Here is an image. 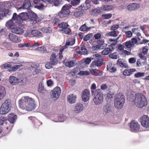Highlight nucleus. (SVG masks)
Returning a JSON list of instances; mask_svg holds the SVG:
<instances>
[{
  "label": "nucleus",
  "mask_w": 149,
  "mask_h": 149,
  "mask_svg": "<svg viewBox=\"0 0 149 149\" xmlns=\"http://www.w3.org/2000/svg\"><path fill=\"white\" fill-rule=\"evenodd\" d=\"M59 19L58 18H56L53 20L52 23L54 26H55L57 25L59 23Z\"/></svg>",
  "instance_id": "nucleus-56"
},
{
  "label": "nucleus",
  "mask_w": 149,
  "mask_h": 149,
  "mask_svg": "<svg viewBox=\"0 0 149 149\" xmlns=\"http://www.w3.org/2000/svg\"><path fill=\"white\" fill-rule=\"evenodd\" d=\"M130 127L132 130L138 131L140 129V125L137 122L133 121L130 123Z\"/></svg>",
  "instance_id": "nucleus-15"
},
{
  "label": "nucleus",
  "mask_w": 149,
  "mask_h": 149,
  "mask_svg": "<svg viewBox=\"0 0 149 149\" xmlns=\"http://www.w3.org/2000/svg\"><path fill=\"white\" fill-rule=\"evenodd\" d=\"M12 32L17 34L21 35L24 32V30L21 28L17 27H14L11 30Z\"/></svg>",
  "instance_id": "nucleus-19"
},
{
  "label": "nucleus",
  "mask_w": 149,
  "mask_h": 149,
  "mask_svg": "<svg viewBox=\"0 0 149 149\" xmlns=\"http://www.w3.org/2000/svg\"><path fill=\"white\" fill-rule=\"evenodd\" d=\"M80 1V0H72L71 1V3L73 6H76L79 3Z\"/></svg>",
  "instance_id": "nucleus-52"
},
{
  "label": "nucleus",
  "mask_w": 149,
  "mask_h": 149,
  "mask_svg": "<svg viewBox=\"0 0 149 149\" xmlns=\"http://www.w3.org/2000/svg\"><path fill=\"white\" fill-rule=\"evenodd\" d=\"M136 71V70L135 69L125 70L124 71L123 74L125 76H130L132 74L133 72Z\"/></svg>",
  "instance_id": "nucleus-26"
},
{
  "label": "nucleus",
  "mask_w": 149,
  "mask_h": 149,
  "mask_svg": "<svg viewBox=\"0 0 149 149\" xmlns=\"http://www.w3.org/2000/svg\"><path fill=\"white\" fill-rule=\"evenodd\" d=\"M61 90L60 88L58 86L56 87L54 89L51 94V96H53L56 99L58 98L60 95Z\"/></svg>",
  "instance_id": "nucleus-12"
},
{
  "label": "nucleus",
  "mask_w": 149,
  "mask_h": 149,
  "mask_svg": "<svg viewBox=\"0 0 149 149\" xmlns=\"http://www.w3.org/2000/svg\"><path fill=\"white\" fill-rule=\"evenodd\" d=\"M112 64H108L107 65V69L110 72H114L116 71V68L114 67H112Z\"/></svg>",
  "instance_id": "nucleus-30"
},
{
  "label": "nucleus",
  "mask_w": 149,
  "mask_h": 149,
  "mask_svg": "<svg viewBox=\"0 0 149 149\" xmlns=\"http://www.w3.org/2000/svg\"><path fill=\"white\" fill-rule=\"evenodd\" d=\"M31 6V3L30 1V0H25L24 2V4L22 7L19 8L18 10L20 9L23 8V9H29Z\"/></svg>",
  "instance_id": "nucleus-24"
},
{
  "label": "nucleus",
  "mask_w": 149,
  "mask_h": 149,
  "mask_svg": "<svg viewBox=\"0 0 149 149\" xmlns=\"http://www.w3.org/2000/svg\"><path fill=\"white\" fill-rule=\"evenodd\" d=\"M80 50L81 51V54H86L88 52L87 49L86 48L85 46H83L81 47Z\"/></svg>",
  "instance_id": "nucleus-48"
},
{
  "label": "nucleus",
  "mask_w": 149,
  "mask_h": 149,
  "mask_svg": "<svg viewBox=\"0 0 149 149\" xmlns=\"http://www.w3.org/2000/svg\"><path fill=\"white\" fill-rule=\"evenodd\" d=\"M91 72H89L88 71H81L79 73V74L81 75H86L90 74L91 73Z\"/></svg>",
  "instance_id": "nucleus-51"
},
{
  "label": "nucleus",
  "mask_w": 149,
  "mask_h": 149,
  "mask_svg": "<svg viewBox=\"0 0 149 149\" xmlns=\"http://www.w3.org/2000/svg\"><path fill=\"white\" fill-rule=\"evenodd\" d=\"M90 71L93 75L96 76H100L102 74V72L99 70L91 69Z\"/></svg>",
  "instance_id": "nucleus-25"
},
{
  "label": "nucleus",
  "mask_w": 149,
  "mask_h": 149,
  "mask_svg": "<svg viewBox=\"0 0 149 149\" xmlns=\"http://www.w3.org/2000/svg\"><path fill=\"white\" fill-rule=\"evenodd\" d=\"M75 39L73 38L69 39L66 42L65 46H72L75 43Z\"/></svg>",
  "instance_id": "nucleus-28"
},
{
  "label": "nucleus",
  "mask_w": 149,
  "mask_h": 149,
  "mask_svg": "<svg viewBox=\"0 0 149 149\" xmlns=\"http://www.w3.org/2000/svg\"><path fill=\"white\" fill-rule=\"evenodd\" d=\"M18 102L19 107L23 109L30 111L35 108L34 100L29 96L22 97Z\"/></svg>",
  "instance_id": "nucleus-1"
},
{
  "label": "nucleus",
  "mask_w": 149,
  "mask_h": 149,
  "mask_svg": "<svg viewBox=\"0 0 149 149\" xmlns=\"http://www.w3.org/2000/svg\"><path fill=\"white\" fill-rule=\"evenodd\" d=\"M83 10H79L76 11L74 13V16L76 17H78L81 16L83 14Z\"/></svg>",
  "instance_id": "nucleus-42"
},
{
  "label": "nucleus",
  "mask_w": 149,
  "mask_h": 149,
  "mask_svg": "<svg viewBox=\"0 0 149 149\" xmlns=\"http://www.w3.org/2000/svg\"><path fill=\"white\" fill-rule=\"evenodd\" d=\"M135 102L137 107L141 108L146 106L147 104V100L145 96L142 93L136 94Z\"/></svg>",
  "instance_id": "nucleus-2"
},
{
  "label": "nucleus",
  "mask_w": 149,
  "mask_h": 149,
  "mask_svg": "<svg viewBox=\"0 0 149 149\" xmlns=\"http://www.w3.org/2000/svg\"><path fill=\"white\" fill-rule=\"evenodd\" d=\"M17 116L14 113H10L8 116V120L12 124L14 123L17 119Z\"/></svg>",
  "instance_id": "nucleus-21"
},
{
  "label": "nucleus",
  "mask_w": 149,
  "mask_h": 149,
  "mask_svg": "<svg viewBox=\"0 0 149 149\" xmlns=\"http://www.w3.org/2000/svg\"><path fill=\"white\" fill-rule=\"evenodd\" d=\"M72 5L68 4L64 5L62 7L61 10L58 14V16L60 18H63L68 16L70 13L69 9Z\"/></svg>",
  "instance_id": "nucleus-7"
},
{
  "label": "nucleus",
  "mask_w": 149,
  "mask_h": 149,
  "mask_svg": "<svg viewBox=\"0 0 149 149\" xmlns=\"http://www.w3.org/2000/svg\"><path fill=\"white\" fill-rule=\"evenodd\" d=\"M102 17L105 19H108L110 18L112 16V15L111 13L103 14Z\"/></svg>",
  "instance_id": "nucleus-53"
},
{
  "label": "nucleus",
  "mask_w": 149,
  "mask_h": 149,
  "mask_svg": "<svg viewBox=\"0 0 149 149\" xmlns=\"http://www.w3.org/2000/svg\"><path fill=\"white\" fill-rule=\"evenodd\" d=\"M50 63L53 65H56L58 63V59L56 58V54L54 52H53L51 55L50 58Z\"/></svg>",
  "instance_id": "nucleus-16"
},
{
  "label": "nucleus",
  "mask_w": 149,
  "mask_h": 149,
  "mask_svg": "<svg viewBox=\"0 0 149 149\" xmlns=\"http://www.w3.org/2000/svg\"><path fill=\"white\" fill-rule=\"evenodd\" d=\"M144 72H138L134 74V77L136 78L141 77L145 76Z\"/></svg>",
  "instance_id": "nucleus-49"
},
{
  "label": "nucleus",
  "mask_w": 149,
  "mask_h": 149,
  "mask_svg": "<svg viewBox=\"0 0 149 149\" xmlns=\"http://www.w3.org/2000/svg\"><path fill=\"white\" fill-rule=\"evenodd\" d=\"M42 31L46 33H50L52 32L51 28L48 27L47 28L44 27L42 28Z\"/></svg>",
  "instance_id": "nucleus-47"
},
{
  "label": "nucleus",
  "mask_w": 149,
  "mask_h": 149,
  "mask_svg": "<svg viewBox=\"0 0 149 149\" xmlns=\"http://www.w3.org/2000/svg\"><path fill=\"white\" fill-rule=\"evenodd\" d=\"M125 33L126 34V37L127 38L131 37L132 36V33L130 31H126L125 32Z\"/></svg>",
  "instance_id": "nucleus-62"
},
{
  "label": "nucleus",
  "mask_w": 149,
  "mask_h": 149,
  "mask_svg": "<svg viewBox=\"0 0 149 149\" xmlns=\"http://www.w3.org/2000/svg\"><path fill=\"white\" fill-rule=\"evenodd\" d=\"M79 9L80 10H83V13H84V10L88 9L89 7L87 6V5L84 4H82L79 7Z\"/></svg>",
  "instance_id": "nucleus-45"
},
{
  "label": "nucleus",
  "mask_w": 149,
  "mask_h": 149,
  "mask_svg": "<svg viewBox=\"0 0 149 149\" xmlns=\"http://www.w3.org/2000/svg\"><path fill=\"white\" fill-rule=\"evenodd\" d=\"M10 67V64H8L7 63L5 64H3L2 66V68L3 69H7L9 68Z\"/></svg>",
  "instance_id": "nucleus-64"
},
{
  "label": "nucleus",
  "mask_w": 149,
  "mask_h": 149,
  "mask_svg": "<svg viewBox=\"0 0 149 149\" xmlns=\"http://www.w3.org/2000/svg\"><path fill=\"white\" fill-rule=\"evenodd\" d=\"M36 50L39 51L40 52L43 53H45L47 52V50L45 47L43 46L39 47L36 49Z\"/></svg>",
  "instance_id": "nucleus-43"
},
{
  "label": "nucleus",
  "mask_w": 149,
  "mask_h": 149,
  "mask_svg": "<svg viewBox=\"0 0 149 149\" xmlns=\"http://www.w3.org/2000/svg\"><path fill=\"white\" fill-rule=\"evenodd\" d=\"M28 18V15L26 13H22L17 15L16 13H13L12 19L14 20L15 23L18 24L23 23L24 20H26Z\"/></svg>",
  "instance_id": "nucleus-3"
},
{
  "label": "nucleus",
  "mask_w": 149,
  "mask_h": 149,
  "mask_svg": "<svg viewBox=\"0 0 149 149\" xmlns=\"http://www.w3.org/2000/svg\"><path fill=\"white\" fill-rule=\"evenodd\" d=\"M65 65L67 67L70 68L75 65V63L73 60L68 61L65 63Z\"/></svg>",
  "instance_id": "nucleus-37"
},
{
  "label": "nucleus",
  "mask_w": 149,
  "mask_h": 149,
  "mask_svg": "<svg viewBox=\"0 0 149 149\" xmlns=\"http://www.w3.org/2000/svg\"><path fill=\"white\" fill-rule=\"evenodd\" d=\"M108 35L110 36L116 37L117 36L116 32L115 31H113L108 33Z\"/></svg>",
  "instance_id": "nucleus-57"
},
{
  "label": "nucleus",
  "mask_w": 149,
  "mask_h": 149,
  "mask_svg": "<svg viewBox=\"0 0 149 149\" xmlns=\"http://www.w3.org/2000/svg\"><path fill=\"white\" fill-rule=\"evenodd\" d=\"M148 47L146 46L143 48L142 49V52L144 55L146 54L148 51Z\"/></svg>",
  "instance_id": "nucleus-54"
},
{
  "label": "nucleus",
  "mask_w": 149,
  "mask_h": 149,
  "mask_svg": "<svg viewBox=\"0 0 149 149\" xmlns=\"http://www.w3.org/2000/svg\"><path fill=\"white\" fill-rule=\"evenodd\" d=\"M32 35V31L27 30L24 34V36L26 37H30Z\"/></svg>",
  "instance_id": "nucleus-59"
},
{
  "label": "nucleus",
  "mask_w": 149,
  "mask_h": 149,
  "mask_svg": "<svg viewBox=\"0 0 149 149\" xmlns=\"http://www.w3.org/2000/svg\"><path fill=\"white\" fill-rule=\"evenodd\" d=\"M90 96V92L89 90L85 89L82 92L81 97L83 100L86 102L88 101Z\"/></svg>",
  "instance_id": "nucleus-9"
},
{
  "label": "nucleus",
  "mask_w": 149,
  "mask_h": 149,
  "mask_svg": "<svg viewBox=\"0 0 149 149\" xmlns=\"http://www.w3.org/2000/svg\"><path fill=\"white\" fill-rule=\"evenodd\" d=\"M111 105L107 103L103 107L104 111L106 113H109L111 111Z\"/></svg>",
  "instance_id": "nucleus-33"
},
{
  "label": "nucleus",
  "mask_w": 149,
  "mask_h": 149,
  "mask_svg": "<svg viewBox=\"0 0 149 149\" xmlns=\"http://www.w3.org/2000/svg\"><path fill=\"white\" fill-rule=\"evenodd\" d=\"M30 43L29 42H28L27 43H22L21 44L19 45V46L22 47H30Z\"/></svg>",
  "instance_id": "nucleus-58"
},
{
  "label": "nucleus",
  "mask_w": 149,
  "mask_h": 149,
  "mask_svg": "<svg viewBox=\"0 0 149 149\" xmlns=\"http://www.w3.org/2000/svg\"><path fill=\"white\" fill-rule=\"evenodd\" d=\"M9 81L13 85H15L19 83V79L14 76H10V77Z\"/></svg>",
  "instance_id": "nucleus-18"
},
{
  "label": "nucleus",
  "mask_w": 149,
  "mask_h": 149,
  "mask_svg": "<svg viewBox=\"0 0 149 149\" xmlns=\"http://www.w3.org/2000/svg\"><path fill=\"white\" fill-rule=\"evenodd\" d=\"M52 65H53V64H52L50 61L47 62L45 65V68L48 69H50L52 68Z\"/></svg>",
  "instance_id": "nucleus-61"
},
{
  "label": "nucleus",
  "mask_w": 149,
  "mask_h": 149,
  "mask_svg": "<svg viewBox=\"0 0 149 149\" xmlns=\"http://www.w3.org/2000/svg\"><path fill=\"white\" fill-rule=\"evenodd\" d=\"M42 124V123L39 120H36L35 121L34 126L36 127H37Z\"/></svg>",
  "instance_id": "nucleus-60"
},
{
  "label": "nucleus",
  "mask_w": 149,
  "mask_h": 149,
  "mask_svg": "<svg viewBox=\"0 0 149 149\" xmlns=\"http://www.w3.org/2000/svg\"><path fill=\"white\" fill-rule=\"evenodd\" d=\"M140 121L142 125L146 127L149 126V118L146 115H144L140 118Z\"/></svg>",
  "instance_id": "nucleus-11"
},
{
  "label": "nucleus",
  "mask_w": 149,
  "mask_h": 149,
  "mask_svg": "<svg viewBox=\"0 0 149 149\" xmlns=\"http://www.w3.org/2000/svg\"><path fill=\"white\" fill-rule=\"evenodd\" d=\"M101 56L98 54H94L91 56V58L92 59L98 60V59L101 58Z\"/></svg>",
  "instance_id": "nucleus-50"
},
{
  "label": "nucleus",
  "mask_w": 149,
  "mask_h": 149,
  "mask_svg": "<svg viewBox=\"0 0 149 149\" xmlns=\"http://www.w3.org/2000/svg\"><path fill=\"white\" fill-rule=\"evenodd\" d=\"M58 26L59 28L61 29V31L63 33L66 34H70L71 33L70 29L68 27L69 25L67 23H61L58 24Z\"/></svg>",
  "instance_id": "nucleus-8"
},
{
  "label": "nucleus",
  "mask_w": 149,
  "mask_h": 149,
  "mask_svg": "<svg viewBox=\"0 0 149 149\" xmlns=\"http://www.w3.org/2000/svg\"><path fill=\"white\" fill-rule=\"evenodd\" d=\"M109 56L110 58L112 59H117L119 57V54L117 52L111 53Z\"/></svg>",
  "instance_id": "nucleus-36"
},
{
  "label": "nucleus",
  "mask_w": 149,
  "mask_h": 149,
  "mask_svg": "<svg viewBox=\"0 0 149 149\" xmlns=\"http://www.w3.org/2000/svg\"><path fill=\"white\" fill-rule=\"evenodd\" d=\"M139 7V5L137 3H131L127 7V10L132 11L137 9Z\"/></svg>",
  "instance_id": "nucleus-20"
},
{
  "label": "nucleus",
  "mask_w": 149,
  "mask_h": 149,
  "mask_svg": "<svg viewBox=\"0 0 149 149\" xmlns=\"http://www.w3.org/2000/svg\"><path fill=\"white\" fill-rule=\"evenodd\" d=\"M130 42L131 43H132V44L134 46V44L137 43V39L136 38H133L131 39V40H130Z\"/></svg>",
  "instance_id": "nucleus-63"
},
{
  "label": "nucleus",
  "mask_w": 149,
  "mask_h": 149,
  "mask_svg": "<svg viewBox=\"0 0 149 149\" xmlns=\"http://www.w3.org/2000/svg\"><path fill=\"white\" fill-rule=\"evenodd\" d=\"M28 18L32 24H34L37 23L38 21L37 15L33 12H31L29 13Z\"/></svg>",
  "instance_id": "nucleus-10"
},
{
  "label": "nucleus",
  "mask_w": 149,
  "mask_h": 149,
  "mask_svg": "<svg viewBox=\"0 0 149 149\" xmlns=\"http://www.w3.org/2000/svg\"><path fill=\"white\" fill-rule=\"evenodd\" d=\"M102 9L105 11H109L112 10L113 7L112 5H105L102 6Z\"/></svg>",
  "instance_id": "nucleus-35"
},
{
  "label": "nucleus",
  "mask_w": 149,
  "mask_h": 149,
  "mask_svg": "<svg viewBox=\"0 0 149 149\" xmlns=\"http://www.w3.org/2000/svg\"><path fill=\"white\" fill-rule=\"evenodd\" d=\"M77 97L73 94H70L67 96V101L70 103L72 104L74 103L76 100Z\"/></svg>",
  "instance_id": "nucleus-23"
},
{
  "label": "nucleus",
  "mask_w": 149,
  "mask_h": 149,
  "mask_svg": "<svg viewBox=\"0 0 149 149\" xmlns=\"http://www.w3.org/2000/svg\"><path fill=\"white\" fill-rule=\"evenodd\" d=\"M95 92L96 93H95L94 94L92 95L94 96L93 100V101L96 105L100 104L102 102L103 100V95L100 89H98Z\"/></svg>",
  "instance_id": "nucleus-6"
},
{
  "label": "nucleus",
  "mask_w": 149,
  "mask_h": 149,
  "mask_svg": "<svg viewBox=\"0 0 149 149\" xmlns=\"http://www.w3.org/2000/svg\"><path fill=\"white\" fill-rule=\"evenodd\" d=\"M132 43L130 42V40L124 43L123 45L125 47V48L126 49L127 48H130L133 47Z\"/></svg>",
  "instance_id": "nucleus-39"
},
{
  "label": "nucleus",
  "mask_w": 149,
  "mask_h": 149,
  "mask_svg": "<svg viewBox=\"0 0 149 149\" xmlns=\"http://www.w3.org/2000/svg\"><path fill=\"white\" fill-rule=\"evenodd\" d=\"M96 84L95 83H93L91 85V92L92 95L94 94L95 93H96V91L98 89L96 90Z\"/></svg>",
  "instance_id": "nucleus-41"
},
{
  "label": "nucleus",
  "mask_w": 149,
  "mask_h": 149,
  "mask_svg": "<svg viewBox=\"0 0 149 149\" xmlns=\"http://www.w3.org/2000/svg\"><path fill=\"white\" fill-rule=\"evenodd\" d=\"M103 64V60L102 58H99L98 60H95L93 61L91 64V67H100Z\"/></svg>",
  "instance_id": "nucleus-14"
},
{
  "label": "nucleus",
  "mask_w": 149,
  "mask_h": 149,
  "mask_svg": "<svg viewBox=\"0 0 149 149\" xmlns=\"http://www.w3.org/2000/svg\"><path fill=\"white\" fill-rule=\"evenodd\" d=\"M8 37L10 40L13 42L17 43L21 41L20 38L12 33H10L9 34Z\"/></svg>",
  "instance_id": "nucleus-13"
},
{
  "label": "nucleus",
  "mask_w": 149,
  "mask_h": 149,
  "mask_svg": "<svg viewBox=\"0 0 149 149\" xmlns=\"http://www.w3.org/2000/svg\"><path fill=\"white\" fill-rule=\"evenodd\" d=\"M91 28V27H88L86 25V24H85L82 25L80 28L79 29L81 31L85 32L88 31Z\"/></svg>",
  "instance_id": "nucleus-40"
},
{
  "label": "nucleus",
  "mask_w": 149,
  "mask_h": 149,
  "mask_svg": "<svg viewBox=\"0 0 149 149\" xmlns=\"http://www.w3.org/2000/svg\"><path fill=\"white\" fill-rule=\"evenodd\" d=\"M33 3L35 4H39V5H36L35 7L38 9H43L44 7L43 3L41 2L40 0H34Z\"/></svg>",
  "instance_id": "nucleus-27"
},
{
  "label": "nucleus",
  "mask_w": 149,
  "mask_h": 149,
  "mask_svg": "<svg viewBox=\"0 0 149 149\" xmlns=\"http://www.w3.org/2000/svg\"><path fill=\"white\" fill-rule=\"evenodd\" d=\"M5 95V88L2 86H0V100L3 99Z\"/></svg>",
  "instance_id": "nucleus-29"
},
{
  "label": "nucleus",
  "mask_w": 149,
  "mask_h": 149,
  "mask_svg": "<svg viewBox=\"0 0 149 149\" xmlns=\"http://www.w3.org/2000/svg\"><path fill=\"white\" fill-rule=\"evenodd\" d=\"M84 109L83 105L80 103H78L76 104L74 110L76 113H79L82 111Z\"/></svg>",
  "instance_id": "nucleus-22"
},
{
  "label": "nucleus",
  "mask_w": 149,
  "mask_h": 149,
  "mask_svg": "<svg viewBox=\"0 0 149 149\" xmlns=\"http://www.w3.org/2000/svg\"><path fill=\"white\" fill-rule=\"evenodd\" d=\"M126 61L123 58H119L117 61L116 63L118 65L122 68H126L127 66Z\"/></svg>",
  "instance_id": "nucleus-17"
},
{
  "label": "nucleus",
  "mask_w": 149,
  "mask_h": 149,
  "mask_svg": "<svg viewBox=\"0 0 149 149\" xmlns=\"http://www.w3.org/2000/svg\"><path fill=\"white\" fill-rule=\"evenodd\" d=\"M81 61L82 62H84L86 64H88L90 63L91 59L90 58H87L85 60H82Z\"/></svg>",
  "instance_id": "nucleus-55"
},
{
  "label": "nucleus",
  "mask_w": 149,
  "mask_h": 149,
  "mask_svg": "<svg viewBox=\"0 0 149 149\" xmlns=\"http://www.w3.org/2000/svg\"><path fill=\"white\" fill-rule=\"evenodd\" d=\"M112 49H111V47L106 48L102 52V55H107L109 53L111 52Z\"/></svg>",
  "instance_id": "nucleus-38"
},
{
  "label": "nucleus",
  "mask_w": 149,
  "mask_h": 149,
  "mask_svg": "<svg viewBox=\"0 0 149 149\" xmlns=\"http://www.w3.org/2000/svg\"><path fill=\"white\" fill-rule=\"evenodd\" d=\"M14 20L12 19L7 21L6 24V26H7L8 28L9 29H11L12 30V28H13L14 26V23H13Z\"/></svg>",
  "instance_id": "nucleus-31"
},
{
  "label": "nucleus",
  "mask_w": 149,
  "mask_h": 149,
  "mask_svg": "<svg viewBox=\"0 0 149 149\" xmlns=\"http://www.w3.org/2000/svg\"><path fill=\"white\" fill-rule=\"evenodd\" d=\"M93 36L92 33L88 34L85 36L83 40L85 41H87L89 40Z\"/></svg>",
  "instance_id": "nucleus-46"
},
{
  "label": "nucleus",
  "mask_w": 149,
  "mask_h": 149,
  "mask_svg": "<svg viewBox=\"0 0 149 149\" xmlns=\"http://www.w3.org/2000/svg\"><path fill=\"white\" fill-rule=\"evenodd\" d=\"M32 35L34 36L41 37L42 34L40 31L38 30H33L32 31Z\"/></svg>",
  "instance_id": "nucleus-32"
},
{
  "label": "nucleus",
  "mask_w": 149,
  "mask_h": 149,
  "mask_svg": "<svg viewBox=\"0 0 149 149\" xmlns=\"http://www.w3.org/2000/svg\"><path fill=\"white\" fill-rule=\"evenodd\" d=\"M113 94L111 93H110L105 95V97L106 100L107 102H111L113 99Z\"/></svg>",
  "instance_id": "nucleus-34"
},
{
  "label": "nucleus",
  "mask_w": 149,
  "mask_h": 149,
  "mask_svg": "<svg viewBox=\"0 0 149 149\" xmlns=\"http://www.w3.org/2000/svg\"><path fill=\"white\" fill-rule=\"evenodd\" d=\"M27 79L26 77H24L22 76L20 77V79H19V83L21 85H25Z\"/></svg>",
  "instance_id": "nucleus-44"
},
{
  "label": "nucleus",
  "mask_w": 149,
  "mask_h": 149,
  "mask_svg": "<svg viewBox=\"0 0 149 149\" xmlns=\"http://www.w3.org/2000/svg\"><path fill=\"white\" fill-rule=\"evenodd\" d=\"M125 100V97L122 93L118 94L116 98L114 100L115 108L118 109H121L123 107Z\"/></svg>",
  "instance_id": "nucleus-4"
},
{
  "label": "nucleus",
  "mask_w": 149,
  "mask_h": 149,
  "mask_svg": "<svg viewBox=\"0 0 149 149\" xmlns=\"http://www.w3.org/2000/svg\"><path fill=\"white\" fill-rule=\"evenodd\" d=\"M11 107L10 100L9 99L5 100L0 108V114H5L8 113L10 110Z\"/></svg>",
  "instance_id": "nucleus-5"
}]
</instances>
